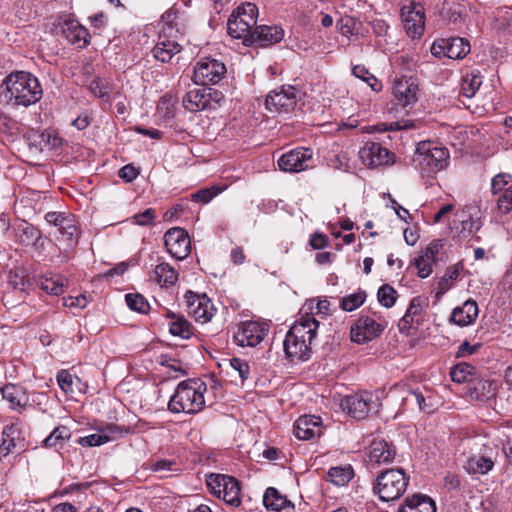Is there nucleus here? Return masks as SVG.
I'll list each match as a JSON object with an SVG mask.
<instances>
[{"label": "nucleus", "mask_w": 512, "mask_h": 512, "mask_svg": "<svg viewBox=\"0 0 512 512\" xmlns=\"http://www.w3.org/2000/svg\"><path fill=\"white\" fill-rule=\"evenodd\" d=\"M359 158L369 168L394 163V154L377 142H367L360 149Z\"/></svg>", "instance_id": "nucleus-18"}, {"label": "nucleus", "mask_w": 512, "mask_h": 512, "mask_svg": "<svg viewBox=\"0 0 512 512\" xmlns=\"http://www.w3.org/2000/svg\"><path fill=\"white\" fill-rule=\"evenodd\" d=\"M221 190L215 186L211 188L200 189L191 195V198L195 202H201L203 204L209 203Z\"/></svg>", "instance_id": "nucleus-52"}, {"label": "nucleus", "mask_w": 512, "mask_h": 512, "mask_svg": "<svg viewBox=\"0 0 512 512\" xmlns=\"http://www.w3.org/2000/svg\"><path fill=\"white\" fill-rule=\"evenodd\" d=\"M313 152L310 148L299 147L284 153L278 159V167L286 172H300L312 166Z\"/></svg>", "instance_id": "nucleus-15"}, {"label": "nucleus", "mask_w": 512, "mask_h": 512, "mask_svg": "<svg viewBox=\"0 0 512 512\" xmlns=\"http://www.w3.org/2000/svg\"><path fill=\"white\" fill-rule=\"evenodd\" d=\"M467 39L461 37L441 38L433 42L430 51L437 58L462 59L470 52Z\"/></svg>", "instance_id": "nucleus-11"}, {"label": "nucleus", "mask_w": 512, "mask_h": 512, "mask_svg": "<svg viewBox=\"0 0 512 512\" xmlns=\"http://www.w3.org/2000/svg\"><path fill=\"white\" fill-rule=\"evenodd\" d=\"M399 512H436L434 501L425 495H413L406 498Z\"/></svg>", "instance_id": "nucleus-31"}, {"label": "nucleus", "mask_w": 512, "mask_h": 512, "mask_svg": "<svg viewBox=\"0 0 512 512\" xmlns=\"http://www.w3.org/2000/svg\"><path fill=\"white\" fill-rule=\"evenodd\" d=\"M177 19L176 11L171 9L166 11L161 17L162 28L160 34H167L172 36V38H178V35H182Z\"/></svg>", "instance_id": "nucleus-39"}, {"label": "nucleus", "mask_w": 512, "mask_h": 512, "mask_svg": "<svg viewBox=\"0 0 512 512\" xmlns=\"http://www.w3.org/2000/svg\"><path fill=\"white\" fill-rule=\"evenodd\" d=\"M475 373V367L463 362L459 363L456 366H454L450 372V376L453 382L456 383H463L468 381V384L471 379H469L470 376H472Z\"/></svg>", "instance_id": "nucleus-42"}, {"label": "nucleus", "mask_w": 512, "mask_h": 512, "mask_svg": "<svg viewBox=\"0 0 512 512\" xmlns=\"http://www.w3.org/2000/svg\"><path fill=\"white\" fill-rule=\"evenodd\" d=\"M258 8L247 2L238 6L230 15L227 22L228 34L235 39H241L245 46H251L254 28L257 26Z\"/></svg>", "instance_id": "nucleus-5"}, {"label": "nucleus", "mask_w": 512, "mask_h": 512, "mask_svg": "<svg viewBox=\"0 0 512 512\" xmlns=\"http://www.w3.org/2000/svg\"><path fill=\"white\" fill-rule=\"evenodd\" d=\"M383 330L384 325L369 316H362L351 329V340L359 344L365 343L377 338Z\"/></svg>", "instance_id": "nucleus-20"}, {"label": "nucleus", "mask_w": 512, "mask_h": 512, "mask_svg": "<svg viewBox=\"0 0 512 512\" xmlns=\"http://www.w3.org/2000/svg\"><path fill=\"white\" fill-rule=\"evenodd\" d=\"M155 280L162 287L174 285L178 280V273L168 263H159L154 270Z\"/></svg>", "instance_id": "nucleus-36"}, {"label": "nucleus", "mask_w": 512, "mask_h": 512, "mask_svg": "<svg viewBox=\"0 0 512 512\" xmlns=\"http://www.w3.org/2000/svg\"><path fill=\"white\" fill-rule=\"evenodd\" d=\"M478 316V306L475 301L467 300L461 307L452 311L451 321L458 326H467L473 323Z\"/></svg>", "instance_id": "nucleus-29"}, {"label": "nucleus", "mask_w": 512, "mask_h": 512, "mask_svg": "<svg viewBox=\"0 0 512 512\" xmlns=\"http://www.w3.org/2000/svg\"><path fill=\"white\" fill-rule=\"evenodd\" d=\"M413 161L423 177L434 178L439 171L448 166L449 151L431 141L420 142Z\"/></svg>", "instance_id": "nucleus-4"}, {"label": "nucleus", "mask_w": 512, "mask_h": 512, "mask_svg": "<svg viewBox=\"0 0 512 512\" xmlns=\"http://www.w3.org/2000/svg\"><path fill=\"white\" fill-rule=\"evenodd\" d=\"M268 334V326L256 321H245L240 324L234 335L235 342L242 346L255 347Z\"/></svg>", "instance_id": "nucleus-17"}, {"label": "nucleus", "mask_w": 512, "mask_h": 512, "mask_svg": "<svg viewBox=\"0 0 512 512\" xmlns=\"http://www.w3.org/2000/svg\"><path fill=\"white\" fill-rule=\"evenodd\" d=\"M328 476L332 483L342 486L350 481L353 471L350 467H332L328 471Z\"/></svg>", "instance_id": "nucleus-43"}, {"label": "nucleus", "mask_w": 512, "mask_h": 512, "mask_svg": "<svg viewBox=\"0 0 512 512\" xmlns=\"http://www.w3.org/2000/svg\"><path fill=\"white\" fill-rule=\"evenodd\" d=\"M110 441V436L107 434H90L80 437L78 443L83 447L100 446Z\"/></svg>", "instance_id": "nucleus-51"}, {"label": "nucleus", "mask_w": 512, "mask_h": 512, "mask_svg": "<svg viewBox=\"0 0 512 512\" xmlns=\"http://www.w3.org/2000/svg\"><path fill=\"white\" fill-rule=\"evenodd\" d=\"M496 392V384L490 380H473L467 386V394L471 399L486 401L492 398Z\"/></svg>", "instance_id": "nucleus-28"}, {"label": "nucleus", "mask_w": 512, "mask_h": 512, "mask_svg": "<svg viewBox=\"0 0 512 512\" xmlns=\"http://www.w3.org/2000/svg\"><path fill=\"white\" fill-rule=\"evenodd\" d=\"M225 73L226 66L224 63L216 59L204 58L198 61L194 67L193 81L202 86L217 84Z\"/></svg>", "instance_id": "nucleus-12"}, {"label": "nucleus", "mask_w": 512, "mask_h": 512, "mask_svg": "<svg viewBox=\"0 0 512 512\" xmlns=\"http://www.w3.org/2000/svg\"><path fill=\"white\" fill-rule=\"evenodd\" d=\"M231 368L238 373L242 382L248 379L250 374L249 364L241 358H232L229 360Z\"/></svg>", "instance_id": "nucleus-53"}, {"label": "nucleus", "mask_w": 512, "mask_h": 512, "mask_svg": "<svg viewBox=\"0 0 512 512\" xmlns=\"http://www.w3.org/2000/svg\"><path fill=\"white\" fill-rule=\"evenodd\" d=\"M494 467V462L491 458L485 456H473L469 458L464 465L465 470L472 475L487 474Z\"/></svg>", "instance_id": "nucleus-37"}, {"label": "nucleus", "mask_w": 512, "mask_h": 512, "mask_svg": "<svg viewBox=\"0 0 512 512\" xmlns=\"http://www.w3.org/2000/svg\"><path fill=\"white\" fill-rule=\"evenodd\" d=\"M167 317L172 319L169 326V332L173 336L188 339L192 335V326L184 316L176 315L170 311L168 312Z\"/></svg>", "instance_id": "nucleus-35"}, {"label": "nucleus", "mask_w": 512, "mask_h": 512, "mask_svg": "<svg viewBox=\"0 0 512 512\" xmlns=\"http://www.w3.org/2000/svg\"><path fill=\"white\" fill-rule=\"evenodd\" d=\"M366 296V292L359 289L355 293L344 296L340 301V308L344 311L352 312L365 302Z\"/></svg>", "instance_id": "nucleus-40"}, {"label": "nucleus", "mask_w": 512, "mask_h": 512, "mask_svg": "<svg viewBox=\"0 0 512 512\" xmlns=\"http://www.w3.org/2000/svg\"><path fill=\"white\" fill-rule=\"evenodd\" d=\"M377 297L382 306L390 308L396 302L397 291L392 286L384 284L378 289Z\"/></svg>", "instance_id": "nucleus-45"}, {"label": "nucleus", "mask_w": 512, "mask_h": 512, "mask_svg": "<svg viewBox=\"0 0 512 512\" xmlns=\"http://www.w3.org/2000/svg\"><path fill=\"white\" fill-rule=\"evenodd\" d=\"M209 491L225 503L238 507L241 504L240 482L233 476L224 474H210L206 478Z\"/></svg>", "instance_id": "nucleus-7"}, {"label": "nucleus", "mask_w": 512, "mask_h": 512, "mask_svg": "<svg viewBox=\"0 0 512 512\" xmlns=\"http://www.w3.org/2000/svg\"><path fill=\"white\" fill-rule=\"evenodd\" d=\"M22 233L25 238H22L21 241L26 245L35 244L41 237L40 231L33 226L23 227Z\"/></svg>", "instance_id": "nucleus-58"}, {"label": "nucleus", "mask_w": 512, "mask_h": 512, "mask_svg": "<svg viewBox=\"0 0 512 512\" xmlns=\"http://www.w3.org/2000/svg\"><path fill=\"white\" fill-rule=\"evenodd\" d=\"M403 401L405 405H416L421 412L427 414L433 413L438 404L436 394L427 388L409 391Z\"/></svg>", "instance_id": "nucleus-21"}, {"label": "nucleus", "mask_w": 512, "mask_h": 512, "mask_svg": "<svg viewBox=\"0 0 512 512\" xmlns=\"http://www.w3.org/2000/svg\"><path fill=\"white\" fill-rule=\"evenodd\" d=\"M461 480L460 477L456 474H447L444 477V486L449 490H456L460 488Z\"/></svg>", "instance_id": "nucleus-64"}, {"label": "nucleus", "mask_w": 512, "mask_h": 512, "mask_svg": "<svg viewBox=\"0 0 512 512\" xmlns=\"http://www.w3.org/2000/svg\"><path fill=\"white\" fill-rule=\"evenodd\" d=\"M39 286L42 290L52 295H59L64 292V282L60 277L43 278L40 280Z\"/></svg>", "instance_id": "nucleus-49"}, {"label": "nucleus", "mask_w": 512, "mask_h": 512, "mask_svg": "<svg viewBox=\"0 0 512 512\" xmlns=\"http://www.w3.org/2000/svg\"><path fill=\"white\" fill-rule=\"evenodd\" d=\"M482 84V76L478 71H468L461 79L460 94L466 98H472Z\"/></svg>", "instance_id": "nucleus-34"}, {"label": "nucleus", "mask_w": 512, "mask_h": 512, "mask_svg": "<svg viewBox=\"0 0 512 512\" xmlns=\"http://www.w3.org/2000/svg\"><path fill=\"white\" fill-rule=\"evenodd\" d=\"M298 94L299 91L291 85L276 88L266 96V109L271 113L289 114L297 105Z\"/></svg>", "instance_id": "nucleus-8"}, {"label": "nucleus", "mask_w": 512, "mask_h": 512, "mask_svg": "<svg viewBox=\"0 0 512 512\" xmlns=\"http://www.w3.org/2000/svg\"><path fill=\"white\" fill-rule=\"evenodd\" d=\"M409 477L403 469H387L381 472L373 485L380 500L388 502L400 498L407 489Z\"/></svg>", "instance_id": "nucleus-6"}, {"label": "nucleus", "mask_w": 512, "mask_h": 512, "mask_svg": "<svg viewBox=\"0 0 512 512\" xmlns=\"http://www.w3.org/2000/svg\"><path fill=\"white\" fill-rule=\"evenodd\" d=\"M3 398L10 403L11 408H21L26 405L27 397L19 386L8 384L2 389Z\"/></svg>", "instance_id": "nucleus-38"}, {"label": "nucleus", "mask_w": 512, "mask_h": 512, "mask_svg": "<svg viewBox=\"0 0 512 512\" xmlns=\"http://www.w3.org/2000/svg\"><path fill=\"white\" fill-rule=\"evenodd\" d=\"M57 382L59 387L65 392H72L73 391V377L67 370H61L57 374Z\"/></svg>", "instance_id": "nucleus-57"}, {"label": "nucleus", "mask_w": 512, "mask_h": 512, "mask_svg": "<svg viewBox=\"0 0 512 512\" xmlns=\"http://www.w3.org/2000/svg\"><path fill=\"white\" fill-rule=\"evenodd\" d=\"M424 300L421 297H414L406 310L405 315L419 324L422 318Z\"/></svg>", "instance_id": "nucleus-50"}, {"label": "nucleus", "mask_w": 512, "mask_h": 512, "mask_svg": "<svg viewBox=\"0 0 512 512\" xmlns=\"http://www.w3.org/2000/svg\"><path fill=\"white\" fill-rule=\"evenodd\" d=\"M20 432L16 425L12 424L6 426L3 429L2 436L3 442L0 446L1 451H6L9 453L12 447H15V439L19 436Z\"/></svg>", "instance_id": "nucleus-46"}, {"label": "nucleus", "mask_w": 512, "mask_h": 512, "mask_svg": "<svg viewBox=\"0 0 512 512\" xmlns=\"http://www.w3.org/2000/svg\"><path fill=\"white\" fill-rule=\"evenodd\" d=\"M340 33L343 36H350L358 32L360 22L351 16L345 15L337 22Z\"/></svg>", "instance_id": "nucleus-47"}, {"label": "nucleus", "mask_w": 512, "mask_h": 512, "mask_svg": "<svg viewBox=\"0 0 512 512\" xmlns=\"http://www.w3.org/2000/svg\"><path fill=\"white\" fill-rule=\"evenodd\" d=\"M89 89L93 95L99 98H104L110 93L108 82L101 78L94 79L91 82Z\"/></svg>", "instance_id": "nucleus-54"}, {"label": "nucleus", "mask_w": 512, "mask_h": 512, "mask_svg": "<svg viewBox=\"0 0 512 512\" xmlns=\"http://www.w3.org/2000/svg\"><path fill=\"white\" fill-rule=\"evenodd\" d=\"M395 449L385 440H374L370 446V461L377 464L389 463L395 457Z\"/></svg>", "instance_id": "nucleus-30"}, {"label": "nucleus", "mask_w": 512, "mask_h": 512, "mask_svg": "<svg viewBox=\"0 0 512 512\" xmlns=\"http://www.w3.org/2000/svg\"><path fill=\"white\" fill-rule=\"evenodd\" d=\"M45 220L49 225L58 229L62 239L66 241L69 248H73L77 243L80 231L75 217L66 212H48L45 215Z\"/></svg>", "instance_id": "nucleus-10"}, {"label": "nucleus", "mask_w": 512, "mask_h": 512, "mask_svg": "<svg viewBox=\"0 0 512 512\" xmlns=\"http://www.w3.org/2000/svg\"><path fill=\"white\" fill-rule=\"evenodd\" d=\"M139 171L132 165L127 164L119 170V177L126 182H132L138 176Z\"/></svg>", "instance_id": "nucleus-62"}, {"label": "nucleus", "mask_w": 512, "mask_h": 512, "mask_svg": "<svg viewBox=\"0 0 512 512\" xmlns=\"http://www.w3.org/2000/svg\"><path fill=\"white\" fill-rule=\"evenodd\" d=\"M511 181V175L508 173H500L496 175L491 181V191L493 194H497L502 190L506 189L505 187Z\"/></svg>", "instance_id": "nucleus-56"}, {"label": "nucleus", "mask_w": 512, "mask_h": 512, "mask_svg": "<svg viewBox=\"0 0 512 512\" xmlns=\"http://www.w3.org/2000/svg\"><path fill=\"white\" fill-rule=\"evenodd\" d=\"M71 430L64 425L54 428V430L43 440V447L54 448L59 450L64 447L65 443L71 438Z\"/></svg>", "instance_id": "nucleus-33"}, {"label": "nucleus", "mask_w": 512, "mask_h": 512, "mask_svg": "<svg viewBox=\"0 0 512 512\" xmlns=\"http://www.w3.org/2000/svg\"><path fill=\"white\" fill-rule=\"evenodd\" d=\"M441 247V241L434 240L415 258L414 265L420 278H427L432 273L435 256Z\"/></svg>", "instance_id": "nucleus-24"}, {"label": "nucleus", "mask_w": 512, "mask_h": 512, "mask_svg": "<svg viewBox=\"0 0 512 512\" xmlns=\"http://www.w3.org/2000/svg\"><path fill=\"white\" fill-rule=\"evenodd\" d=\"M62 139L53 131H44L39 135V145L41 150H52L60 147Z\"/></svg>", "instance_id": "nucleus-48"}, {"label": "nucleus", "mask_w": 512, "mask_h": 512, "mask_svg": "<svg viewBox=\"0 0 512 512\" xmlns=\"http://www.w3.org/2000/svg\"><path fill=\"white\" fill-rule=\"evenodd\" d=\"M418 86L412 78L402 77L395 80L393 94L402 107L414 104L417 101Z\"/></svg>", "instance_id": "nucleus-25"}, {"label": "nucleus", "mask_w": 512, "mask_h": 512, "mask_svg": "<svg viewBox=\"0 0 512 512\" xmlns=\"http://www.w3.org/2000/svg\"><path fill=\"white\" fill-rule=\"evenodd\" d=\"M182 47L177 38L167 34H159L158 41L152 49L153 56L163 63L169 62L174 55L181 51Z\"/></svg>", "instance_id": "nucleus-27"}, {"label": "nucleus", "mask_w": 512, "mask_h": 512, "mask_svg": "<svg viewBox=\"0 0 512 512\" xmlns=\"http://www.w3.org/2000/svg\"><path fill=\"white\" fill-rule=\"evenodd\" d=\"M155 219V211L148 208L145 211L134 215L135 223L141 226H147L153 223Z\"/></svg>", "instance_id": "nucleus-59"}, {"label": "nucleus", "mask_w": 512, "mask_h": 512, "mask_svg": "<svg viewBox=\"0 0 512 512\" xmlns=\"http://www.w3.org/2000/svg\"><path fill=\"white\" fill-rule=\"evenodd\" d=\"M60 31L62 36L72 45L83 48L89 44L90 34L77 20H65L60 26Z\"/></svg>", "instance_id": "nucleus-22"}, {"label": "nucleus", "mask_w": 512, "mask_h": 512, "mask_svg": "<svg viewBox=\"0 0 512 512\" xmlns=\"http://www.w3.org/2000/svg\"><path fill=\"white\" fill-rule=\"evenodd\" d=\"M481 347V343L470 344L468 341H464L456 352V357H466L472 355L477 352V350Z\"/></svg>", "instance_id": "nucleus-60"}, {"label": "nucleus", "mask_w": 512, "mask_h": 512, "mask_svg": "<svg viewBox=\"0 0 512 512\" xmlns=\"http://www.w3.org/2000/svg\"><path fill=\"white\" fill-rule=\"evenodd\" d=\"M459 276L458 265L451 266L447 269L445 275L438 281L437 291L435 297L440 299L451 287V281L457 279Z\"/></svg>", "instance_id": "nucleus-41"}, {"label": "nucleus", "mask_w": 512, "mask_h": 512, "mask_svg": "<svg viewBox=\"0 0 512 512\" xmlns=\"http://www.w3.org/2000/svg\"><path fill=\"white\" fill-rule=\"evenodd\" d=\"M4 85L1 95L8 104L14 106L28 107L38 102L43 95L38 79L29 72H12L6 77Z\"/></svg>", "instance_id": "nucleus-1"}, {"label": "nucleus", "mask_w": 512, "mask_h": 512, "mask_svg": "<svg viewBox=\"0 0 512 512\" xmlns=\"http://www.w3.org/2000/svg\"><path fill=\"white\" fill-rule=\"evenodd\" d=\"M87 298L85 295H79L77 297H69L64 300V305L67 307H78L85 308L87 305Z\"/></svg>", "instance_id": "nucleus-63"}, {"label": "nucleus", "mask_w": 512, "mask_h": 512, "mask_svg": "<svg viewBox=\"0 0 512 512\" xmlns=\"http://www.w3.org/2000/svg\"><path fill=\"white\" fill-rule=\"evenodd\" d=\"M318 327L319 322L313 314L301 315L285 336L284 350L287 356L291 359L307 360Z\"/></svg>", "instance_id": "nucleus-2"}, {"label": "nucleus", "mask_w": 512, "mask_h": 512, "mask_svg": "<svg viewBox=\"0 0 512 512\" xmlns=\"http://www.w3.org/2000/svg\"><path fill=\"white\" fill-rule=\"evenodd\" d=\"M401 17L408 36L418 38L423 34L425 14L421 4L410 1L409 4L401 8Z\"/></svg>", "instance_id": "nucleus-14"}, {"label": "nucleus", "mask_w": 512, "mask_h": 512, "mask_svg": "<svg viewBox=\"0 0 512 512\" xmlns=\"http://www.w3.org/2000/svg\"><path fill=\"white\" fill-rule=\"evenodd\" d=\"M309 244L313 249L319 250L327 247L329 244V240L325 234L316 232L312 234Z\"/></svg>", "instance_id": "nucleus-61"}, {"label": "nucleus", "mask_w": 512, "mask_h": 512, "mask_svg": "<svg viewBox=\"0 0 512 512\" xmlns=\"http://www.w3.org/2000/svg\"><path fill=\"white\" fill-rule=\"evenodd\" d=\"M322 433V422L320 417L303 415L294 423V434L300 440H310Z\"/></svg>", "instance_id": "nucleus-23"}, {"label": "nucleus", "mask_w": 512, "mask_h": 512, "mask_svg": "<svg viewBox=\"0 0 512 512\" xmlns=\"http://www.w3.org/2000/svg\"><path fill=\"white\" fill-rule=\"evenodd\" d=\"M223 97L222 93L212 88H199L190 90L183 97V107L191 112L214 108L213 103H218Z\"/></svg>", "instance_id": "nucleus-13"}, {"label": "nucleus", "mask_w": 512, "mask_h": 512, "mask_svg": "<svg viewBox=\"0 0 512 512\" xmlns=\"http://www.w3.org/2000/svg\"><path fill=\"white\" fill-rule=\"evenodd\" d=\"M164 243L170 255L178 260L185 259L191 250L189 235L180 227L170 228L164 235Z\"/></svg>", "instance_id": "nucleus-16"}, {"label": "nucleus", "mask_w": 512, "mask_h": 512, "mask_svg": "<svg viewBox=\"0 0 512 512\" xmlns=\"http://www.w3.org/2000/svg\"><path fill=\"white\" fill-rule=\"evenodd\" d=\"M284 37V30L277 25H259L254 28L251 46L265 47L279 43Z\"/></svg>", "instance_id": "nucleus-26"}, {"label": "nucleus", "mask_w": 512, "mask_h": 512, "mask_svg": "<svg viewBox=\"0 0 512 512\" xmlns=\"http://www.w3.org/2000/svg\"><path fill=\"white\" fill-rule=\"evenodd\" d=\"M341 406L355 419H364L370 412H377L380 406L378 398L370 392L346 396Z\"/></svg>", "instance_id": "nucleus-9"}, {"label": "nucleus", "mask_w": 512, "mask_h": 512, "mask_svg": "<svg viewBox=\"0 0 512 512\" xmlns=\"http://www.w3.org/2000/svg\"><path fill=\"white\" fill-rule=\"evenodd\" d=\"M499 211L504 214L512 211V184L504 190V193L497 200Z\"/></svg>", "instance_id": "nucleus-55"}, {"label": "nucleus", "mask_w": 512, "mask_h": 512, "mask_svg": "<svg viewBox=\"0 0 512 512\" xmlns=\"http://www.w3.org/2000/svg\"><path fill=\"white\" fill-rule=\"evenodd\" d=\"M188 313L201 323L209 322L215 312L211 300L205 295H200L192 291L185 294Z\"/></svg>", "instance_id": "nucleus-19"}, {"label": "nucleus", "mask_w": 512, "mask_h": 512, "mask_svg": "<svg viewBox=\"0 0 512 512\" xmlns=\"http://www.w3.org/2000/svg\"><path fill=\"white\" fill-rule=\"evenodd\" d=\"M263 504L267 509L276 512H279L285 508L294 509V504L274 487H269L266 489L263 496Z\"/></svg>", "instance_id": "nucleus-32"}, {"label": "nucleus", "mask_w": 512, "mask_h": 512, "mask_svg": "<svg viewBox=\"0 0 512 512\" xmlns=\"http://www.w3.org/2000/svg\"><path fill=\"white\" fill-rule=\"evenodd\" d=\"M125 301H126L127 306L131 310L139 312V313H143V314L147 313L150 309V305L147 302V300L145 299V297L138 293L126 294Z\"/></svg>", "instance_id": "nucleus-44"}, {"label": "nucleus", "mask_w": 512, "mask_h": 512, "mask_svg": "<svg viewBox=\"0 0 512 512\" xmlns=\"http://www.w3.org/2000/svg\"><path fill=\"white\" fill-rule=\"evenodd\" d=\"M207 386L200 379H189L178 384L168 402L172 413L196 414L205 407L204 392Z\"/></svg>", "instance_id": "nucleus-3"}]
</instances>
